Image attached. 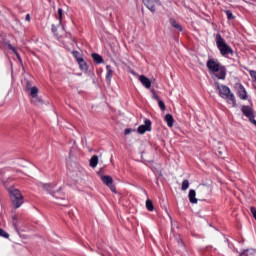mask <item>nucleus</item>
I'll return each instance as SVG.
<instances>
[{
  "label": "nucleus",
  "mask_w": 256,
  "mask_h": 256,
  "mask_svg": "<svg viewBox=\"0 0 256 256\" xmlns=\"http://www.w3.org/2000/svg\"><path fill=\"white\" fill-rule=\"evenodd\" d=\"M216 89L219 91L220 97L222 99H227L229 105H232V107L237 106V100L235 99V94L231 93V89L225 85H219V83L216 84Z\"/></svg>",
  "instance_id": "obj_1"
},
{
  "label": "nucleus",
  "mask_w": 256,
  "mask_h": 256,
  "mask_svg": "<svg viewBox=\"0 0 256 256\" xmlns=\"http://www.w3.org/2000/svg\"><path fill=\"white\" fill-rule=\"evenodd\" d=\"M42 187L45 189V191H48V193H50L54 199H56L54 202L57 205H65L61 202L64 201L63 193H61V187L56 188L55 184H42Z\"/></svg>",
  "instance_id": "obj_2"
},
{
  "label": "nucleus",
  "mask_w": 256,
  "mask_h": 256,
  "mask_svg": "<svg viewBox=\"0 0 256 256\" xmlns=\"http://www.w3.org/2000/svg\"><path fill=\"white\" fill-rule=\"evenodd\" d=\"M216 45L222 57H229V55L233 57V48H231V46L225 42V39H223L220 34H217L216 36Z\"/></svg>",
  "instance_id": "obj_3"
},
{
  "label": "nucleus",
  "mask_w": 256,
  "mask_h": 256,
  "mask_svg": "<svg viewBox=\"0 0 256 256\" xmlns=\"http://www.w3.org/2000/svg\"><path fill=\"white\" fill-rule=\"evenodd\" d=\"M8 191L12 197V203L15 206V209H19V207H21L24 203L23 194H21V191L15 188H9Z\"/></svg>",
  "instance_id": "obj_4"
},
{
  "label": "nucleus",
  "mask_w": 256,
  "mask_h": 256,
  "mask_svg": "<svg viewBox=\"0 0 256 256\" xmlns=\"http://www.w3.org/2000/svg\"><path fill=\"white\" fill-rule=\"evenodd\" d=\"M206 65L211 74L216 72L222 66L221 63H219V61L215 59H209Z\"/></svg>",
  "instance_id": "obj_5"
},
{
  "label": "nucleus",
  "mask_w": 256,
  "mask_h": 256,
  "mask_svg": "<svg viewBox=\"0 0 256 256\" xmlns=\"http://www.w3.org/2000/svg\"><path fill=\"white\" fill-rule=\"evenodd\" d=\"M241 111L245 117H248L250 119L251 123L255 120V114H253V108L249 106H242Z\"/></svg>",
  "instance_id": "obj_6"
},
{
  "label": "nucleus",
  "mask_w": 256,
  "mask_h": 256,
  "mask_svg": "<svg viewBox=\"0 0 256 256\" xmlns=\"http://www.w3.org/2000/svg\"><path fill=\"white\" fill-rule=\"evenodd\" d=\"M143 3L151 13H155L157 11L156 5H159V0H143Z\"/></svg>",
  "instance_id": "obj_7"
},
{
  "label": "nucleus",
  "mask_w": 256,
  "mask_h": 256,
  "mask_svg": "<svg viewBox=\"0 0 256 256\" xmlns=\"http://www.w3.org/2000/svg\"><path fill=\"white\" fill-rule=\"evenodd\" d=\"M212 75H214V77H216V79L225 80V77H227V68H225V66L222 65Z\"/></svg>",
  "instance_id": "obj_8"
},
{
  "label": "nucleus",
  "mask_w": 256,
  "mask_h": 256,
  "mask_svg": "<svg viewBox=\"0 0 256 256\" xmlns=\"http://www.w3.org/2000/svg\"><path fill=\"white\" fill-rule=\"evenodd\" d=\"M146 131H151V120H145V124L138 127V133L143 135Z\"/></svg>",
  "instance_id": "obj_9"
},
{
  "label": "nucleus",
  "mask_w": 256,
  "mask_h": 256,
  "mask_svg": "<svg viewBox=\"0 0 256 256\" xmlns=\"http://www.w3.org/2000/svg\"><path fill=\"white\" fill-rule=\"evenodd\" d=\"M138 79L143 87H145L146 89H151V80L149 78L144 75H140Z\"/></svg>",
  "instance_id": "obj_10"
},
{
  "label": "nucleus",
  "mask_w": 256,
  "mask_h": 256,
  "mask_svg": "<svg viewBox=\"0 0 256 256\" xmlns=\"http://www.w3.org/2000/svg\"><path fill=\"white\" fill-rule=\"evenodd\" d=\"M238 96L240 99H242V101H247V90H245V87H243V85H240L238 87Z\"/></svg>",
  "instance_id": "obj_11"
},
{
  "label": "nucleus",
  "mask_w": 256,
  "mask_h": 256,
  "mask_svg": "<svg viewBox=\"0 0 256 256\" xmlns=\"http://www.w3.org/2000/svg\"><path fill=\"white\" fill-rule=\"evenodd\" d=\"M77 63L79 65L81 71H85V72L89 71V66L87 65V62H85V60H83V58L82 59L78 58Z\"/></svg>",
  "instance_id": "obj_12"
},
{
  "label": "nucleus",
  "mask_w": 256,
  "mask_h": 256,
  "mask_svg": "<svg viewBox=\"0 0 256 256\" xmlns=\"http://www.w3.org/2000/svg\"><path fill=\"white\" fill-rule=\"evenodd\" d=\"M103 184L107 187H111L113 185V178L111 176L104 175L101 177Z\"/></svg>",
  "instance_id": "obj_13"
},
{
  "label": "nucleus",
  "mask_w": 256,
  "mask_h": 256,
  "mask_svg": "<svg viewBox=\"0 0 256 256\" xmlns=\"http://www.w3.org/2000/svg\"><path fill=\"white\" fill-rule=\"evenodd\" d=\"M111 79H113V68L108 65L106 66V80L111 83Z\"/></svg>",
  "instance_id": "obj_14"
},
{
  "label": "nucleus",
  "mask_w": 256,
  "mask_h": 256,
  "mask_svg": "<svg viewBox=\"0 0 256 256\" xmlns=\"http://www.w3.org/2000/svg\"><path fill=\"white\" fill-rule=\"evenodd\" d=\"M188 197H189L190 203L197 204V199H196L197 193L195 192V190H190Z\"/></svg>",
  "instance_id": "obj_15"
},
{
  "label": "nucleus",
  "mask_w": 256,
  "mask_h": 256,
  "mask_svg": "<svg viewBox=\"0 0 256 256\" xmlns=\"http://www.w3.org/2000/svg\"><path fill=\"white\" fill-rule=\"evenodd\" d=\"M39 93V88L38 87H32L30 88V97H32V99H37L38 94Z\"/></svg>",
  "instance_id": "obj_16"
},
{
  "label": "nucleus",
  "mask_w": 256,
  "mask_h": 256,
  "mask_svg": "<svg viewBox=\"0 0 256 256\" xmlns=\"http://www.w3.org/2000/svg\"><path fill=\"white\" fill-rule=\"evenodd\" d=\"M165 121L168 127H172L175 120L173 119V116L171 114H166Z\"/></svg>",
  "instance_id": "obj_17"
},
{
  "label": "nucleus",
  "mask_w": 256,
  "mask_h": 256,
  "mask_svg": "<svg viewBox=\"0 0 256 256\" xmlns=\"http://www.w3.org/2000/svg\"><path fill=\"white\" fill-rule=\"evenodd\" d=\"M92 58L94 59L95 63H97L98 65H101V63H103V57H101V55L97 53L92 54Z\"/></svg>",
  "instance_id": "obj_18"
},
{
  "label": "nucleus",
  "mask_w": 256,
  "mask_h": 256,
  "mask_svg": "<svg viewBox=\"0 0 256 256\" xmlns=\"http://www.w3.org/2000/svg\"><path fill=\"white\" fill-rule=\"evenodd\" d=\"M99 163V157L97 155H94L91 159H90V167H97V164Z\"/></svg>",
  "instance_id": "obj_19"
},
{
  "label": "nucleus",
  "mask_w": 256,
  "mask_h": 256,
  "mask_svg": "<svg viewBox=\"0 0 256 256\" xmlns=\"http://www.w3.org/2000/svg\"><path fill=\"white\" fill-rule=\"evenodd\" d=\"M170 25H172V27H174L178 31H183V28L179 25V23H177V20L175 19H170Z\"/></svg>",
  "instance_id": "obj_20"
},
{
  "label": "nucleus",
  "mask_w": 256,
  "mask_h": 256,
  "mask_svg": "<svg viewBox=\"0 0 256 256\" xmlns=\"http://www.w3.org/2000/svg\"><path fill=\"white\" fill-rule=\"evenodd\" d=\"M83 173H85V170H83V168H81L80 170H78V172H75V173L72 175V177H73L74 179H76V181H77L78 179H81V177H83Z\"/></svg>",
  "instance_id": "obj_21"
},
{
  "label": "nucleus",
  "mask_w": 256,
  "mask_h": 256,
  "mask_svg": "<svg viewBox=\"0 0 256 256\" xmlns=\"http://www.w3.org/2000/svg\"><path fill=\"white\" fill-rule=\"evenodd\" d=\"M31 103L34 105H37V107L43 105V100L39 98V96H36V98H32Z\"/></svg>",
  "instance_id": "obj_22"
},
{
  "label": "nucleus",
  "mask_w": 256,
  "mask_h": 256,
  "mask_svg": "<svg viewBox=\"0 0 256 256\" xmlns=\"http://www.w3.org/2000/svg\"><path fill=\"white\" fill-rule=\"evenodd\" d=\"M240 256H255V250L253 249L244 250L243 253L240 254Z\"/></svg>",
  "instance_id": "obj_23"
},
{
  "label": "nucleus",
  "mask_w": 256,
  "mask_h": 256,
  "mask_svg": "<svg viewBox=\"0 0 256 256\" xmlns=\"http://www.w3.org/2000/svg\"><path fill=\"white\" fill-rule=\"evenodd\" d=\"M182 191H187V189H189V180H184L182 182V187H181Z\"/></svg>",
  "instance_id": "obj_24"
},
{
  "label": "nucleus",
  "mask_w": 256,
  "mask_h": 256,
  "mask_svg": "<svg viewBox=\"0 0 256 256\" xmlns=\"http://www.w3.org/2000/svg\"><path fill=\"white\" fill-rule=\"evenodd\" d=\"M146 208L148 209V211H153L154 207L153 202L151 200L146 201Z\"/></svg>",
  "instance_id": "obj_25"
},
{
  "label": "nucleus",
  "mask_w": 256,
  "mask_h": 256,
  "mask_svg": "<svg viewBox=\"0 0 256 256\" xmlns=\"http://www.w3.org/2000/svg\"><path fill=\"white\" fill-rule=\"evenodd\" d=\"M72 55H73V57H75L77 62L79 61V59H83V58H81V54L77 51H72Z\"/></svg>",
  "instance_id": "obj_26"
},
{
  "label": "nucleus",
  "mask_w": 256,
  "mask_h": 256,
  "mask_svg": "<svg viewBox=\"0 0 256 256\" xmlns=\"http://www.w3.org/2000/svg\"><path fill=\"white\" fill-rule=\"evenodd\" d=\"M152 93V99H154L155 101H161V99H159V95H157V92H155V90H151Z\"/></svg>",
  "instance_id": "obj_27"
},
{
  "label": "nucleus",
  "mask_w": 256,
  "mask_h": 256,
  "mask_svg": "<svg viewBox=\"0 0 256 256\" xmlns=\"http://www.w3.org/2000/svg\"><path fill=\"white\" fill-rule=\"evenodd\" d=\"M0 237H4L5 239H9V235L3 229H0Z\"/></svg>",
  "instance_id": "obj_28"
},
{
  "label": "nucleus",
  "mask_w": 256,
  "mask_h": 256,
  "mask_svg": "<svg viewBox=\"0 0 256 256\" xmlns=\"http://www.w3.org/2000/svg\"><path fill=\"white\" fill-rule=\"evenodd\" d=\"M158 105L162 111H165V102L162 100H158Z\"/></svg>",
  "instance_id": "obj_29"
},
{
  "label": "nucleus",
  "mask_w": 256,
  "mask_h": 256,
  "mask_svg": "<svg viewBox=\"0 0 256 256\" xmlns=\"http://www.w3.org/2000/svg\"><path fill=\"white\" fill-rule=\"evenodd\" d=\"M249 75H250V77H252V79H254V81H256V71L255 70H250Z\"/></svg>",
  "instance_id": "obj_30"
},
{
  "label": "nucleus",
  "mask_w": 256,
  "mask_h": 256,
  "mask_svg": "<svg viewBox=\"0 0 256 256\" xmlns=\"http://www.w3.org/2000/svg\"><path fill=\"white\" fill-rule=\"evenodd\" d=\"M58 15H59V21L61 22V19H63V10L61 8L58 9Z\"/></svg>",
  "instance_id": "obj_31"
},
{
  "label": "nucleus",
  "mask_w": 256,
  "mask_h": 256,
  "mask_svg": "<svg viewBox=\"0 0 256 256\" xmlns=\"http://www.w3.org/2000/svg\"><path fill=\"white\" fill-rule=\"evenodd\" d=\"M226 14L228 19H233V13H231L230 11H227Z\"/></svg>",
  "instance_id": "obj_32"
},
{
  "label": "nucleus",
  "mask_w": 256,
  "mask_h": 256,
  "mask_svg": "<svg viewBox=\"0 0 256 256\" xmlns=\"http://www.w3.org/2000/svg\"><path fill=\"white\" fill-rule=\"evenodd\" d=\"M10 49H12V51L15 53L18 59H21V57H19V54L17 53V51H15V48H13V46H10Z\"/></svg>",
  "instance_id": "obj_33"
},
{
  "label": "nucleus",
  "mask_w": 256,
  "mask_h": 256,
  "mask_svg": "<svg viewBox=\"0 0 256 256\" xmlns=\"http://www.w3.org/2000/svg\"><path fill=\"white\" fill-rule=\"evenodd\" d=\"M131 131H132V130H131V129H129V128H128V129H126V130H125V135H130V134H131Z\"/></svg>",
  "instance_id": "obj_34"
},
{
  "label": "nucleus",
  "mask_w": 256,
  "mask_h": 256,
  "mask_svg": "<svg viewBox=\"0 0 256 256\" xmlns=\"http://www.w3.org/2000/svg\"><path fill=\"white\" fill-rule=\"evenodd\" d=\"M108 187L111 189V191H113V193H115V187L113 186V184Z\"/></svg>",
  "instance_id": "obj_35"
},
{
  "label": "nucleus",
  "mask_w": 256,
  "mask_h": 256,
  "mask_svg": "<svg viewBox=\"0 0 256 256\" xmlns=\"http://www.w3.org/2000/svg\"><path fill=\"white\" fill-rule=\"evenodd\" d=\"M26 21H31V15L29 14L26 15Z\"/></svg>",
  "instance_id": "obj_36"
},
{
  "label": "nucleus",
  "mask_w": 256,
  "mask_h": 256,
  "mask_svg": "<svg viewBox=\"0 0 256 256\" xmlns=\"http://www.w3.org/2000/svg\"><path fill=\"white\" fill-rule=\"evenodd\" d=\"M52 31H53V33H55V31H57V28L55 27V25H52Z\"/></svg>",
  "instance_id": "obj_37"
}]
</instances>
